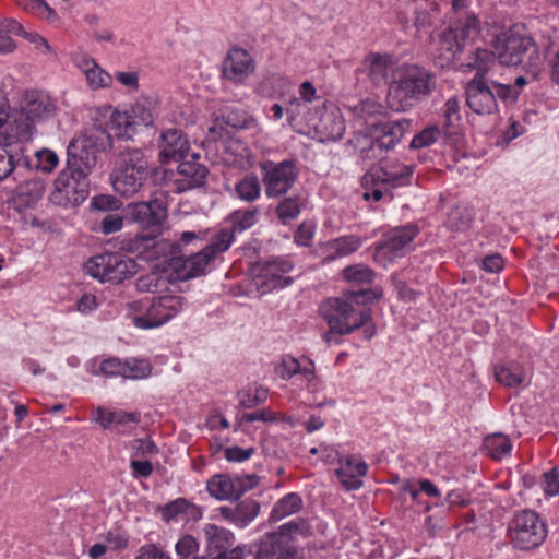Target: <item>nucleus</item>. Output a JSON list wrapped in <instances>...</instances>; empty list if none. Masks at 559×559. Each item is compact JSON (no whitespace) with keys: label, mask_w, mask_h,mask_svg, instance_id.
Here are the masks:
<instances>
[{"label":"nucleus","mask_w":559,"mask_h":559,"mask_svg":"<svg viewBox=\"0 0 559 559\" xmlns=\"http://www.w3.org/2000/svg\"><path fill=\"white\" fill-rule=\"evenodd\" d=\"M21 195L28 194L31 197L29 202H36L43 197L44 185L39 180H31L20 187Z\"/></svg>","instance_id":"nucleus-54"},{"label":"nucleus","mask_w":559,"mask_h":559,"mask_svg":"<svg viewBox=\"0 0 559 559\" xmlns=\"http://www.w3.org/2000/svg\"><path fill=\"white\" fill-rule=\"evenodd\" d=\"M381 295L370 289L346 290L340 297L329 298L320 306V313L329 328L338 335H349L372 319L370 309H362L354 319L355 306L378 299Z\"/></svg>","instance_id":"nucleus-4"},{"label":"nucleus","mask_w":559,"mask_h":559,"mask_svg":"<svg viewBox=\"0 0 559 559\" xmlns=\"http://www.w3.org/2000/svg\"><path fill=\"white\" fill-rule=\"evenodd\" d=\"M131 468L135 477H148L153 472V465L150 461H131Z\"/></svg>","instance_id":"nucleus-62"},{"label":"nucleus","mask_w":559,"mask_h":559,"mask_svg":"<svg viewBox=\"0 0 559 559\" xmlns=\"http://www.w3.org/2000/svg\"><path fill=\"white\" fill-rule=\"evenodd\" d=\"M301 504V498L297 493H288L276 502L271 512L270 520L274 522L281 521L285 516L299 511Z\"/></svg>","instance_id":"nucleus-33"},{"label":"nucleus","mask_w":559,"mask_h":559,"mask_svg":"<svg viewBox=\"0 0 559 559\" xmlns=\"http://www.w3.org/2000/svg\"><path fill=\"white\" fill-rule=\"evenodd\" d=\"M413 175V166L409 165H390L376 170H370L364 176L366 186H385L389 188H397L406 186Z\"/></svg>","instance_id":"nucleus-19"},{"label":"nucleus","mask_w":559,"mask_h":559,"mask_svg":"<svg viewBox=\"0 0 559 559\" xmlns=\"http://www.w3.org/2000/svg\"><path fill=\"white\" fill-rule=\"evenodd\" d=\"M233 479L237 489L238 499H240V497L248 490L255 488L260 481V477L254 474L237 476Z\"/></svg>","instance_id":"nucleus-51"},{"label":"nucleus","mask_w":559,"mask_h":559,"mask_svg":"<svg viewBox=\"0 0 559 559\" xmlns=\"http://www.w3.org/2000/svg\"><path fill=\"white\" fill-rule=\"evenodd\" d=\"M123 378L144 379L151 374L152 366L146 359L127 358L123 360Z\"/></svg>","instance_id":"nucleus-38"},{"label":"nucleus","mask_w":559,"mask_h":559,"mask_svg":"<svg viewBox=\"0 0 559 559\" xmlns=\"http://www.w3.org/2000/svg\"><path fill=\"white\" fill-rule=\"evenodd\" d=\"M0 33L22 36L24 28L17 21L13 19H5L0 23Z\"/></svg>","instance_id":"nucleus-63"},{"label":"nucleus","mask_w":559,"mask_h":559,"mask_svg":"<svg viewBox=\"0 0 559 559\" xmlns=\"http://www.w3.org/2000/svg\"><path fill=\"white\" fill-rule=\"evenodd\" d=\"M466 105L477 115L499 112V102L514 104L519 91L510 84L500 83L480 73L475 74L465 86Z\"/></svg>","instance_id":"nucleus-6"},{"label":"nucleus","mask_w":559,"mask_h":559,"mask_svg":"<svg viewBox=\"0 0 559 559\" xmlns=\"http://www.w3.org/2000/svg\"><path fill=\"white\" fill-rule=\"evenodd\" d=\"M547 526L537 512L523 509L514 513L509 525V535L513 546L521 550L538 548L547 537Z\"/></svg>","instance_id":"nucleus-10"},{"label":"nucleus","mask_w":559,"mask_h":559,"mask_svg":"<svg viewBox=\"0 0 559 559\" xmlns=\"http://www.w3.org/2000/svg\"><path fill=\"white\" fill-rule=\"evenodd\" d=\"M236 524L245 526L251 522L260 511V504L251 499L243 500L235 506Z\"/></svg>","instance_id":"nucleus-40"},{"label":"nucleus","mask_w":559,"mask_h":559,"mask_svg":"<svg viewBox=\"0 0 559 559\" xmlns=\"http://www.w3.org/2000/svg\"><path fill=\"white\" fill-rule=\"evenodd\" d=\"M343 274L346 281L358 284H370L374 278L373 271L364 264L347 266L343 270Z\"/></svg>","instance_id":"nucleus-42"},{"label":"nucleus","mask_w":559,"mask_h":559,"mask_svg":"<svg viewBox=\"0 0 559 559\" xmlns=\"http://www.w3.org/2000/svg\"><path fill=\"white\" fill-rule=\"evenodd\" d=\"M187 507L188 502L185 499H177L163 508V516L169 521L177 514L185 512Z\"/></svg>","instance_id":"nucleus-58"},{"label":"nucleus","mask_w":559,"mask_h":559,"mask_svg":"<svg viewBox=\"0 0 559 559\" xmlns=\"http://www.w3.org/2000/svg\"><path fill=\"white\" fill-rule=\"evenodd\" d=\"M135 559H170L155 545H145L141 547L139 555Z\"/></svg>","instance_id":"nucleus-60"},{"label":"nucleus","mask_w":559,"mask_h":559,"mask_svg":"<svg viewBox=\"0 0 559 559\" xmlns=\"http://www.w3.org/2000/svg\"><path fill=\"white\" fill-rule=\"evenodd\" d=\"M495 377L501 384L515 388L524 381L525 372L520 365H513L511 367L496 366Z\"/></svg>","instance_id":"nucleus-35"},{"label":"nucleus","mask_w":559,"mask_h":559,"mask_svg":"<svg viewBox=\"0 0 559 559\" xmlns=\"http://www.w3.org/2000/svg\"><path fill=\"white\" fill-rule=\"evenodd\" d=\"M497 60L493 49H481L477 48L473 56L471 57V61L468 62V67L476 70L475 74H481L483 76H487V73L491 67V64L495 63Z\"/></svg>","instance_id":"nucleus-39"},{"label":"nucleus","mask_w":559,"mask_h":559,"mask_svg":"<svg viewBox=\"0 0 559 559\" xmlns=\"http://www.w3.org/2000/svg\"><path fill=\"white\" fill-rule=\"evenodd\" d=\"M544 490L547 495H559V473L556 467L544 474Z\"/></svg>","instance_id":"nucleus-55"},{"label":"nucleus","mask_w":559,"mask_h":559,"mask_svg":"<svg viewBox=\"0 0 559 559\" xmlns=\"http://www.w3.org/2000/svg\"><path fill=\"white\" fill-rule=\"evenodd\" d=\"M260 182L255 176H246L236 186L237 195L248 202L254 201L260 195Z\"/></svg>","instance_id":"nucleus-41"},{"label":"nucleus","mask_w":559,"mask_h":559,"mask_svg":"<svg viewBox=\"0 0 559 559\" xmlns=\"http://www.w3.org/2000/svg\"><path fill=\"white\" fill-rule=\"evenodd\" d=\"M441 130L437 126H429L420 133L414 136L411 142V148L417 150L433 144L440 136Z\"/></svg>","instance_id":"nucleus-44"},{"label":"nucleus","mask_w":559,"mask_h":559,"mask_svg":"<svg viewBox=\"0 0 559 559\" xmlns=\"http://www.w3.org/2000/svg\"><path fill=\"white\" fill-rule=\"evenodd\" d=\"M123 360L116 357L104 359L99 367V373L105 377H123ZM95 374H98V372H95Z\"/></svg>","instance_id":"nucleus-49"},{"label":"nucleus","mask_w":559,"mask_h":559,"mask_svg":"<svg viewBox=\"0 0 559 559\" xmlns=\"http://www.w3.org/2000/svg\"><path fill=\"white\" fill-rule=\"evenodd\" d=\"M479 33V21L474 14L454 21L439 35L436 66L449 68L462 53L465 46L473 41Z\"/></svg>","instance_id":"nucleus-9"},{"label":"nucleus","mask_w":559,"mask_h":559,"mask_svg":"<svg viewBox=\"0 0 559 559\" xmlns=\"http://www.w3.org/2000/svg\"><path fill=\"white\" fill-rule=\"evenodd\" d=\"M182 309V298L165 295L154 299L144 317H135L134 324L141 329H152L170 320Z\"/></svg>","instance_id":"nucleus-15"},{"label":"nucleus","mask_w":559,"mask_h":559,"mask_svg":"<svg viewBox=\"0 0 559 559\" xmlns=\"http://www.w3.org/2000/svg\"><path fill=\"white\" fill-rule=\"evenodd\" d=\"M436 87L433 72L416 63H404L396 68L389 84L388 102L392 109L405 111L429 97Z\"/></svg>","instance_id":"nucleus-3"},{"label":"nucleus","mask_w":559,"mask_h":559,"mask_svg":"<svg viewBox=\"0 0 559 559\" xmlns=\"http://www.w3.org/2000/svg\"><path fill=\"white\" fill-rule=\"evenodd\" d=\"M92 88L106 86L110 76L93 59H83L80 64Z\"/></svg>","instance_id":"nucleus-34"},{"label":"nucleus","mask_w":559,"mask_h":559,"mask_svg":"<svg viewBox=\"0 0 559 559\" xmlns=\"http://www.w3.org/2000/svg\"><path fill=\"white\" fill-rule=\"evenodd\" d=\"M190 145L182 131L169 129L160 135L159 158L162 163L181 162L189 157Z\"/></svg>","instance_id":"nucleus-21"},{"label":"nucleus","mask_w":559,"mask_h":559,"mask_svg":"<svg viewBox=\"0 0 559 559\" xmlns=\"http://www.w3.org/2000/svg\"><path fill=\"white\" fill-rule=\"evenodd\" d=\"M240 405L245 408H252L260 403L264 402L267 396V391L263 388L255 389L254 392L243 391L238 394Z\"/></svg>","instance_id":"nucleus-46"},{"label":"nucleus","mask_w":559,"mask_h":559,"mask_svg":"<svg viewBox=\"0 0 559 559\" xmlns=\"http://www.w3.org/2000/svg\"><path fill=\"white\" fill-rule=\"evenodd\" d=\"M263 169L265 171L263 177L265 192L271 198L285 194L298 177V170L293 160L269 162L263 166Z\"/></svg>","instance_id":"nucleus-14"},{"label":"nucleus","mask_w":559,"mask_h":559,"mask_svg":"<svg viewBox=\"0 0 559 559\" xmlns=\"http://www.w3.org/2000/svg\"><path fill=\"white\" fill-rule=\"evenodd\" d=\"M278 374L283 379H289L294 374L301 372L298 360L295 358L284 359L282 365L277 369Z\"/></svg>","instance_id":"nucleus-57"},{"label":"nucleus","mask_w":559,"mask_h":559,"mask_svg":"<svg viewBox=\"0 0 559 559\" xmlns=\"http://www.w3.org/2000/svg\"><path fill=\"white\" fill-rule=\"evenodd\" d=\"M121 205V201L114 195L100 194L92 199V207L103 212L116 211Z\"/></svg>","instance_id":"nucleus-48"},{"label":"nucleus","mask_w":559,"mask_h":559,"mask_svg":"<svg viewBox=\"0 0 559 559\" xmlns=\"http://www.w3.org/2000/svg\"><path fill=\"white\" fill-rule=\"evenodd\" d=\"M254 71V61L242 48H231L222 63V75L234 83H242Z\"/></svg>","instance_id":"nucleus-18"},{"label":"nucleus","mask_w":559,"mask_h":559,"mask_svg":"<svg viewBox=\"0 0 559 559\" xmlns=\"http://www.w3.org/2000/svg\"><path fill=\"white\" fill-rule=\"evenodd\" d=\"M257 213V209L246 211L243 213H236L235 223L239 226L240 229H247L254 224Z\"/></svg>","instance_id":"nucleus-61"},{"label":"nucleus","mask_w":559,"mask_h":559,"mask_svg":"<svg viewBox=\"0 0 559 559\" xmlns=\"http://www.w3.org/2000/svg\"><path fill=\"white\" fill-rule=\"evenodd\" d=\"M112 147L111 135L100 126L86 130L72 139L67 148V166L90 176L95 169L98 155Z\"/></svg>","instance_id":"nucleus-7"},{"label":"nucleus","mask_w":559,"mask_h":559,"mask_svg":"<svg viewBox=\"0 0 559 559\" xmlns=\"http://www.w3.org/2000/svg\"><path fill=\"white\" fill-rule=\"evenodd\" d=\"M209 493L218 500H238L234 479L228 475H214L207 480Z\"/></svg>","instance_id":"nucleus-26"},{"label":"nucleus","mask_w":559,"mask_h":559,"mask_svg":"<svg viewBox=\"0 0 559 559\" xmlns=\"http://www.w3.org/2000/svg\"><path fill=\"white\" fill-rule=\"evenodd\" d=\"M88 177L66 166L55 180V189L50 194L51 202L64 207L83 203L90 194Z\"/></svg>","instance_id":"nucleus-12"},{"label":"nucleus","mask_w":559,"mask_h":559,"mask_svg":"<svg viewBox=\"0 0 559 559\" xmlns=\"http://www.w3.org/2000/svg\"><path fill=\"white\" fill-rule=\"evenodd\" d=\"M233 238L234 236L230 231L222 230L214 241L201 251L188 257L182 253L179 242H169L166 239H160L156 241V259L165 258V261L177 274V277L181 281H187L203 275L205 267L216 254L229 248Z\"/></svg>","instance_id":"nucleus-2"},{"label":"nucleus","mask_w":559,"mask_h":559,"mask_svg":"<svg viewBox=\"0 0 559 559\" xmlns=\"http://www.w3.org/2000/svg\"><path fill=\"white\" fill-rule=\"evenodd\" d=\"M19 147L9 136H0V181L8 178L16 166Z\"/></svg>","instance_id":"nucleus-27"},{"label":"nucleus","mask_w":559,"mask_h":559,"mask_svg":"<svg viewBox=\"0 0 559 559\" xmlns=\"http://www.w3.org/2000/svg\"><path fill=\"white\" fill-rule=\"evenodd\" d=\"M267 535H277L281 542L287 543L285 538L293 540L296 535L308 537L312 535V531L306 520L298 518L280 526L278 532L269 533Z\"/></svg>","instance_id":"nucleus-31"},{"label":"nucleus","mask_w":559,"mask_h":559,"mask_svg":"<svg viewBox=\"0 0 559 559\" xmlns=\"http://www.w3.org/2000/svg\"><path fill=\"white\" fill-rule=\"evenodd\" d=\"M317 130L325 140L337 141L342 139L345 132V126L341 117H337L334 114H325L321 117L317 126Z\"/></svg>","instance_id":"nucleus-29"},{"label":"nucleus","mask_w":559,"mask_h":559,"mask_svg":"<svg viewBox=\"0 0 559 559\" xmlns=\"http://www.w3.org/2000/svg\"><path fill=\"white\" fill-rule=\"evenodd\" d=\"M361 245L358 237L348 236L330 241L326 246V261H332L341 257L348 255L356 251Z\"/></svg>","instance_id":"nucleus-28"},{"label":"nucleus","mask_w":559,"mask_h":559,"mask_svg":"<svg viewBox=\"0 0 559 559\" xmlns=\"http://www.w3.org/2000/svg\"><path fill=\"white\" fill-rule=\"evenodd\" d=\"M210 549H215L217 552L222 550H230L233 546L234 535L231 532L219 528L217 526H210L206 530Z\"/></svg>","instance_id":"nucleus-36"},{"label":"nucleus","mask_w":559,"mask_h":559,"mask_svg":"<svg viewBox=\"0 0 559 559\" xmlns=\"http://www.w3.org/2000/svg\"><path fill=\"white\" fill-rule=\"evenodd\" d=\"M484 450L493 459L501 460L512 450V443L508 436L497 432L484 439Z\"/></svg>","instance_id":"nucleus-30"},{"label":"nucleus","mask_w":559,"mask_h":559,"mask_svg":"<svg viewBox=\"0 0 559 559\" xmlns=\"http://www.w3.org/2000/svg\"><path fill=\"white\" fill-rule=\"evenodd\" d=\"M126 218L139 224L144 230L134 240L132 250L139 254L153 249L156 258V241L162 233L163 224L167 218V209L159 200L130 204L126 211Z\"/></svg>","instance_id":"nucleus-8"},{"label":"nucleus","mask_w":559,"mask_h":559,"mask_svg":"<svg viewBox=\"0 0 559 559\" xmlns=\"http://www.w3.org/2000/svg\"><path fill=\"white\" fill-rule=\"evenodd\" d=\"M417 233L418 228L415 225L394 228L388 234L386 240L377 247V250L397 253L412 242Z\"/></svg>","instance_id":"nucleus-24"},{"label":"nucleus","mask_w":559,"mask_h":559,"mask_svg":"<svg viewBox=\"0 0 559 559\" xmlns=\"http://www.w3.org/2000/svg\"><path fill=\"white\" fill-rule=\"evenodd\" d=\"M490 47L502 66L537 68L540 63V56L533 37L519 26H512L496 34L490 40Z\"/></svg>","instance_id":"nucleus-5"},{"label":"nucleus","mask_w":559,"mask_h":559,"mask_svg":"<svg viewBox=\"0 0 559 559\" xmlns=\"http://www.w3.org/2000/svg\"><path fill=\"white\" fill-rule=\"evenodd\" d=\"M36 126L37 123L21 110L11 126L12 136L19 142H27L37 133Z\"/></svg>","instance_id":"nucleus-32"},{"label":"nucleus","mask_w":559,"mask_h":559,"mask_svg":"<svg viewBox=\"0 0 559 559\" xmlns=\"http://www.w3.org/2000/svg\"><path fill=\"white\" fill-rule=\"evenodd\" d=\"M41 167L45 171H51L58 164V156L51 151H43L38 154Z\"/></svg>","instance_id":"nucleus-64"},{"label":"nucleus","mask_w":559,"mask_h":559,"mask_svg":"<svg viewBox=\"0 0 559 559\" xmlns=\"http://www.w3.org/2000/svg\"><path fill=\"white\" fill-rule=\"evenodd\" d=\"M21 110L38 124L55 116L56 106L48 95L33 91L26 93Z\"/></svg>","instance_id":"nucleus-22"},{"label":"nucleus","mask_w":559,"mask_h":559,"mask_svg":"<svg viewBox=\"0 0 559 559\" xmlns=\"http://www.w3.org/2000/svg\"><path fill=\"white\" fill-rule=\"evenodd\" d=\"M442 116L444 119V129H449L455 121L460 120V102L456 97H451L445 102Z\"/></svg>","instance_id":"nucleus-47"},{"label":"nucleus","mask_w":559,"mask_h":559,"mask_svg":"<svg viewBox=\"0 0 559 559\" xmlns=\"http://www.w3.org/2000/svg\"><path fill=\"white\" fill-rule=\"evenodd\" d=\"M254 453V448L241 449L239 447H229L225 449V457L229 462H242L248 460Z\"/></svg>","instance_id":"nucleus-56"},{"label":"nucleus","mask_w":559,"mask_h":559,"mask_svg":"<svg viewBox=\"0 0 559 559\" xmlns=\"http://www.w3.org/2000/svg\"><path fill=\"white\" fill-rule=\"evenodd\" d=\"M175 548L180 559H187L197 551L198 543L192 536L186 535L178 540Z\"/></svg>","instance_id":"nucleus-52"},{"label":"nucleus","mask_w":559,"mask_h":559,"mask_svg":"<svg viewBox=\"0 0 559 559\" xmlns=\"http://www.w3.org/2000/svg\"><path fill=\"white\" fill-rule=\"evenodd\" d=\"M87 274L100 282L119 284L136 273V263L116 252H106L90 258L84 266Z\"/></svg>","instance_id":"nucleus-11"},{"label":"nucleus","mask_w":559,"mask_h":559,"mask_svg":"<svg viewBox=\"0 0 559 559\" xmlns=\"http://www.w3.org/2000/svg\"><path fill=\"white\" fill-rule=\"evenodd\" d=\"M123 218L117 213H108L100 221V231L110 235L122 228Z\"/></svg>","instance_id":"nucleus-50"},{"label":"nucleus","mask_w":559,"mask_h":559,"mask_svg":"<svg viewBox=\"0 0 559 559\" xmlns=\"http://www.w3.org/2000/svg\"><path fill=\"white\" fill-rule=\"evenodd\" d=\"M293 269L289 261L283 259H273L270 261L258 262L253 266V273L262 280V285L269 289L286 287L292 284L293 278L285 276Z\"/></svg>","instance_id":"nucleus-17"},{"label":"nucleus","mask_w":559,"mask_h":559,"mask_svg":"<svg viewBox=\"0 0 559 559\" xmlns=\"http://www.w3.org/2000/svg\"><path fill=\"white\" fill-rule=\"evenodd\" d=\"M296 547L281 542L277 535H265L255 555V559H296Z\"/></svg>","instance_id":"nucleus-23"},{"label":"nucleus","mask_w":559,"mask_h":559,"mask_svg":"<svg viewBox=\"0 0 559 559\" xmlns=\"http://www.w3.org/2000/svg\"><path fill=\"white\" fill-rule=\"evenodd\" d=\"M411 121L407 119L399 121H377L369 124L370 132L374 136L368 147L361 150L364 158L380 159L383 154L392 150L403 138Z\"/></svg>","instance_id":"nucleus-13"},{"label":"nucleus","mask_w":559,"mask_h":559,"mask_svg":"<svg viewBox=\"0 0 559 559\" xmlns=\"http://www.w3.org/2000/svg\"><path fill=\"white\" fill-rule=\"evenodd\" d=\"M313 237V226L307 223H302L299 225L298 229L295 233V241L298 245L309 246L311 239Z\"/></svg>","instance_id":"nucleus-59"},{"label":"nucleus","mask_w":559,"mask_h":559,"mask_svg":"<svg viewBox=\"0 0 559 559\" xmlns=\"http://www.w3.org/2000/svg\"><path fill=\"white\" fill-rule=\"evenodd\" d=\"M255 127V120L252 117H248L245 111L228 110L223 114L219 119H217L216 126L211 127L209 132H215L216 129L219 128L222 131H225L226 134H229L227 128H231L233 130H240Z\"/></svg>","instance_id":"nucleus-25"},{"label":"nucleus","mask_w":559,"mask_h":559,"mask_svg":"<svg viewBox=\"0 0 559 559\" xmlns=\"http://www.w3.org/2000/svg\"><path fill=\"white\" fill-rule=\"evenodd\" d=\"M189 157L190 159L185 158L177 167L179 178L175 183L179 192L204 187L209 176L207 167L198 162L199 154L192 153Z\"/></svg>","instance_id":"nucleus-16"},{"label":"nucleus","mask_w":559,"mask_h":559,"mask_svg":"<svg viewBox=\"0 0 559 559\" xmlns=\"http://www.w3.org/2000/svg\"><path fill=\"white\" fill-rule=\"evenodd\" d=\"M396 62L388 52H369L361 62V72L374 86L388 83L390 73L396 71Z\"/></svg>","instance_id":"nucleus-20"},{"label":"nucleus","mask_w":559,"mask_h":559,"mask_svg":"<svg viewBox=\"0 0 559 559\" xmlns=\"http://www.w3.org/2000/svg\"><path fill=\"white\" fill-rule=\"evenodd\" d=\"M105 542H107L110 546V548L119 550L124 549L128 546L129 538L128 535L120 531V530H114L109 531L104 535Z\"/></svg>","instance_id":"nucleus-53"},{"label":"nucleus","mask_w":559,"mask_h":559,"mask_svg":"<svg viewBox=\"0 0 559 559\" xmlns=\"http://www.w3.org/2000/svg\"><path fill=\"white\" fill-rule=\"evenodd\" d=\"M111 129L119 139L130 140L134 134L135 122L126 112L115 111L111 115Z\"/></svg>","instance_id":"nucleus-37"},{"label":"nucleus","mask_w":559,"mask_h":559,"mask_svg":"<svg viewBox=\"0 0 559 559\" xmlns=\"http://www.w3.org/2000/svg\"><path fill=\"white\" fill-rule=\"evenodd\" d=\"M336 476L347 490L358 489L362 485V481L353 472V457H347L346 464L336 469Z\"/></svg>","instance_id":"nucleus-43"},{"label":"nucleus","mask_w":559,"mask_h":559,"mask_svg":"<svg viewBox=\"0 0 559 559\" xmlns=\"http://www.w3.org/2000/svg\"><path fill=\"white\" fill-rule=\"evenodd\" d=\"M278 218L286 224L296 218L300 213L299 201L297 198H285L276 207Z\"/></svg>","instance_id":"nucleus-45"},{"label":"nucleus","mask_w":559,"mask_h":559,"mask_svg":"<svg viewBox=\"0 0 559 559\" xmlns=\"http://www.w3.org/2000/svg\"><path fill=\"white\" fill-rule=\"evenodd\" d=\"M117 150L110 175L116 192L132 197L145 187L148 179H153L155 183H162L166 179L167 171L153 166L141 148L121 145Z\"/></svg>","instance_id":"nucleus-1"}]
</instances>
